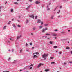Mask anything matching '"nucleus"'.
Here are the masks:
<instances>
[{
  "label": "nucleus",
  "instance_id": "f257e3e1",
  "mask_svg": "<svg viewBox=\"0 0 72 72\" xmlns=\"http://www.w3.org/2000/svg\"><path fill=\"white\" fill-rule=\"evenodd\" d=\"M48 54H44L42 56L43 58H46V57H48Z\"/></svg>",
  "mask_w": 72,
  "mask_h": 72
},
{
  "label": "nucleus",
  "instance_id": "f03ea898",
  "mask_svg": "<svg viewBox=\"0 0 72 72\" xmlns=\"http://www.w3.org/2000/svg\"><path fill=\"white\" fill-rule=\"evenodd\" d=\"M46 30H48V28H46L45 29H44L42 31V32H44Z\"/></svg>",
  "mask_w": 72,
  "mask_h": 72
},
{
  "label": "nucleus",
  "instance_id": "7ed1b4c3",
  "mask_svg": "<svg viewBox=\"0 0 72 72\" xmlns=\"http://www.w3.org/2000/svg\"><path fill=\"white\" fill-rule=\"evenodd\" d=\"M41 65H42V63H40L37 66L38 68L40 67H41Z\"/></svg>",
  "mask_w": 72,
  "mask_h": 72
},
{
  "label": "nucleus",
  "instance_id": "20e7f679",
  "mask_svg": "<svg viewBox=\"0 0 72 72\" xmlns=\"http://www.w3.org/2000/svg\"><path fill=\"white\" fill-rule=\"evenodd\" d=\"M30 17L31 18H32L33 19H34L35 18V17H34V15H32L31 16H30Z\"/></svg>",
  "mask_w": 72,
  "mask_h": 72
},
{
  "label": "nucleus",
  "instance_id": "39448f33",
  "mask_svg": "<svg viewBox=\"0 0 72 72\" xmlns=\"http://www.w3.org/2000/svg\"><path fill=\"white\" fill-rule=\"evenodd\" d=\"M21 36L20 35V36H17V39H19V38H21Z\"/></svg>",
  "mask_w": 72,
  "mask_h": 72
},
{
  "label": "nucleus",
  "instance_id": "423d86ee",
  "mask_svg": "<svg viewBox=\"0 0 72 72\" xmlns=\"http://www.w3.org/2000/svg\"><path fill=\"white\" fill-rule=\"evenodd\" d=\"M40 2H39L37 1L36 2V4H40Z\"/></svg>",
  "mask_w": 72,
  "mask_h": 72
},
{
  "label": "nucleus",
  "instance_id": "0eeeda50",
  "mask_svg": "<svg viewBox=\"0 0 72 72\" xmlns=\"http://www.w3.org/2000/svg\"><path fill=\"white\" fill-rule=\"evenodd\" d=\"M37 56L36 55H34L33 57L34 58H37Z\"/></svg>",
  "mask_w": 72,
  "mask_h": 72
},
{
  "label": "nucleus",
  "instance_id": "6e6552de",
  "mask_svg": "<svg viewBox=\"0 0 72 72\" xmlns=\"http://www.w3.org/2000/svg\"><path fill=\"white\" fill-rule=\"evenodd\" d=\"M54 16H52L51 17V19H54Z\"/></svg>",
  "mask_w": 72,
  "mask_h": 72
},
{
  "label": "nucleus",
  "instance_id": "1a4fd4ad",
  "mask_svg": "<svg viewBox=\"0 0 72 72\" xmlns=\"http://www.w3.org/2000/svg\"><path fill=\"white\" fill-rule=\"evenodd\" d=\"M49 71V69H46L44 70L45 72H48V71Z\"/></svg>",
  "mask_w": 72,
  "mask_h": 72
},
{
  "label": "nucleus",
  "instance_id": "9d476101",
  "mask_svg": "<svg viewBox=\"0 0 72 72\" xmlns=\"http://www.w3.org/2000/svg\"><path fill=\"white\" fill-rule=\"evenodd\" d=\"M54 47V49H55V48H58V47L57 46H54V47Z\"/></svg>",
  "mask_w": 72,
  "mask_h": 72
},
{
  "label": "nucleus",
  "instance_id": "9b49d317",
  "mask_svg": "<svg viewBox=\"0 0 72 72\" xmlns=\"http://www.w3.org/2000/svg\"><path fill=\"white\" fill-rule=\"evenodd\" d=\"M44 26L45 27L48 26V24H44Z\"/></svg>",
  "mask_w": 72,
  "mask_h": 72
},
{
  "label": "nucleus",
  "instance_id": "f8f14e48",
  "mask_svg": "<svg viewBox=\"0 0 72 72\" xmlns=\"http://www.w3.org/2000/svg\"><path fill=\"white\" fill-rule=\"evenodd\" d=\"M52 36H56L57 34H53L52 35Z\"/></svg>",
  "mask_w": 72,
  "mask_h": 72
},
{
  "label": "nucleus",
  "instance_id": "ddd939ff",
  "mask_svg": "<svg viewBox=\"0 0 72 72\" xmlns=\"http://www.w3.org/2000/svg\"><path fill=\"white\" fill-rule=\"evenodd\" d=\"M6 26H4L3 28V29H4V30H5L6 29Z\"/></svg>",
  "mask_w": 72,
  "mask_h": 72
},
{
  "label": "nucleus",
  "instance_id": "4468645a",
  "mask_svg": "<svg viewBox=\"0 0 72 72\" xmlns=\"http://www.w3.org/2000/svg\"><path fill=\"white\" fill-rule=\"evenodd\" d=\"M51 64H55V62H52L51 63Z\"/></svg>",
  "mask_w": 72,
  "mask_h": 72
},
{
  "label": "nucleus",
  "instance_id": "2eb2a0df",
  "mask_svg": "<svg viewBox=\"0 0 72 72\" xmlns=\"http://www.w3.org/2000/svg\"><path fill=\"white\" fill-rule=\"evenodd\" d=\"M41 22V20H39L38 21V23H40Z\"/></svg>",
  "mask_w": 72,
  "mask_h": 72
},
{
  "label": "nucleus",
  "instance_id": "dca6fc26",
  "mask_svg": "<svg viewBox=\"0 0 72 72\" xmlns=\"http://www.w3.org/2000/svg\"><path fill=\"white\" fill-rule=\"evenodd\" d=\"M70 48L69 47H67L66 48V49H69Z\"/></svg>",
  "mask_w": 72,
  "mask_h": 72
},
{
  "label": "nucleus",
  "instance_id": "f3484780",
  "mask_svg": "<svg viewBox=\"0 0 72 72\" xmlns=\"http://www.w3.org/2000/svg\"><path fill=\"white\" fill-rule=\"evenodd\" d=\"M50 44L51 45H53V43H52V42L51 41L50 42Z\"/></svg>",
  "mask_w": 72,
  "mask_h": 72
},
{
  "label": "nucleus",
  "instance_id": "a211bd4d",
  "mask_svg": "<svg viewBox=\"0 0 72 72\" xmlns=\"http://www.w3.org/2000/svg\"><path fill=\"white\" fill-rule=\"evenodd\" d=\"M46 36H49L50 35V34H46Z\"/></svg>",
  "mask_w": 72,
  "mask_h": 72
},
{
  "label": "nucleus",
  "instance_id": "6ab92c4d",
  "mask_svg": "<svg viewBox=\"0 0 72 72\" xmlns=\"http://www.w3.org/2000/svg\"><path fill=\"white\" fill-rule=\"evenodd\" d=\"M12 26H13V27H16V26L14 24H13Z\"/></svg>",
  "mask_w": 72,
  "mask_h": 72
},
{
  "label": "nucleus",
  "instance_id": "aec40b11",
  "mask_svg": "<svg viewBox=\"0 0 72 72\" xmlns=\"http://www.w3.org/2000/svg\"><path fill=\"white\" fill-rule=\"evenodd\" d=\"M14 4H18V3L17 2H15L14 3Z\"/></svg>",
  "mask_w": 72,
  "mask_h": 72
},
{
  "label": "nucleus",
  "instance_id": "412c9836",
  "mask_svg": "<svg viewBox=\"0 0 72 72\" xmlns=\"http://www.w3.org/2000/svg\"><path fill=\"white\" fill-rule=\"evenodd\" d=\"M11 22V21H9V22H8V24H10V22Z\"/></svg>",
  "mask_w": 72,
  "mask_h": 72
},
{
  "label": "nucleus",
  "instance_id": "4be33fe9",
  "mask_svg": "<svg viewBox=\"0 0 72 72\" xmlns=\"http://www.w3.org/2000/svg\"><path fill=\"white\" fill-rule=\"evenodd\" d=\"M13 9H11V12H13Z\"/></svg>",
  "mask_w": 72,
  "mask_h": 72
},
{
  "label": "nucleus",
  "instance_id": "5701e85b",
  "mask_svg": "<svg viewBox=\"0 0 72 72\" xmlns=\"http://www.w3.org/2000/svg\"><path fill=\"white\" fill-rule=\"evenodd\" d=\"M39 53L38 52H36L35 53V54H36V55H37V54H39Z\"/></svg>",
  "mask_w": 72,
  "mask_h": 72
},
{
  "label": "nucleus",
  "instance_id": "b1692460",
  "mask_svg": "<svg viewBox=\"0 0 72 72\" xmlns=\"http://www.w3.org/2000/svg\"><path fill=\"white\" fill-rule=\"evenodd\" d=\"M28 20H26V23H28Z\"/></svg>",
  "mask_w": 72,
  "mask_h": 72
},
{
  "label": "nucleus",
  "instance_id": "393cba45",
  "mask_svg": "<svg viewBox=\"0 0 72 72\" xmlns=\"http://www.w3.org/2000/svg\"><path fill=\"white\" fill-rule=\"evenodd\" d=\"M17 27H21V26L19 25H17Z\"/></svg>",
  "mask_w": 72,
  "mask_h": 72
},
{
  "label": "nucleus",
  "instance_id": "a878e982",
  "mask_svg": "<svg viewBox=\"0 0 72 72\" xmlns=\"http://www.w3.org/2000/svg\"><path fill=\"white\" fill-rule=\"evenodd\" d=\"M33 30H35V29H36V28H35V27H34V28H33Z\"/></svg>",
  "mask_w": 72,
  "mask_h": 72
},
{
  "label": "nucleus",
  "instance_id": "bb28decb",
  "mask_svg": "<svg viewBox=\"0 0 72 72\" xmlns=\"http://www.w3.org/2000/svg\"><path fill=\"white\" fill-rule=\"evenodd\" d=\"M37 16H36L35 17V19H37Z\"/></svg>",
  "mask_w": 72,
  "mask_h": 72
},
{
  "label": "nucleus",
  "instance_id": "cd10ccee",
  "mask_svg": "<svg viewBox=\"0 0 72 72\" xmlns=\"http://www.w3.org/2000/svg\"><path fill=\"white\" fill-rule=\"evenodd\" d=\"M51 59H53V58H54V57H50Z\"/></svg>",
  "mask_w": 72,
  "mask_h": 72
},
{
  "label": "nucleus",
  "instance_id": "c85d7f7f",
  "mask_svg": "<svg viewBox=\"0 0 72 72\" xmlns=\"http://www.w3.org/2000/svg\"><path fill=\"white\" fill-rule=\"evenodd\" d=\"M42 26H40V28H42Z\"/></svg>",
  "mask_w": 72,
  "mask_h": 72
},
{
  "label": "nucleus",
  "instance_id": "c756f323",
  "mask_svg": "<svg viewBox=\"0 0 72 72\" xmlns=\"http://www.w3.org/2000/svg\"><path fill=\"white\" fill-rule=\"evenodd\" d=\"M50 10V9L49 8H47V10Z\"/></svg>",
  "mask_w": 72,
  "mask_h": 72
},
{
  "label": "nucleus",
  "instance_id": "7c9ffc66",
  "mask_svg": "<svg viewBox=\"0 0 72 72\" xmlns=\"http://www.w3.org/2000/svg\"><path fill=\"white\" fill-rule=\"evenodd\" d=\"M41 24L42 25V24H43V22H41Z\"/></svg>",
  "mask_w": 72,
  "mask_h": 72
},
{
  "label": "nucleus",
  "instance_id": "2f4dec72",
  "mask_svg": "<svg viewBox=\"0 0 72 72\" xmlns=\"http://www.w3.org/2000/svg\"><path fill=\"white\" fill-rule=\"evenodd\" d=\"M22 50H20V53H21V52H22Z\"/></svg>",
  "mask_w": 72,
  "mask_h": 72
},
{
  "label": "nucleus",
  "instance_id": "473e14b6",
  "mask_svg": "<svg viewBox=\"0 0 72 72\" xmlns=\"http://www.w3.org/2000/svg\"><path fill=\"white\" fill-rule=\"evenodd\" d=\"M12 52H13V51H14V50L13 49H12Z\"/></svg>",
  "mask_w": 72,
  "mask_h": 72
},
{
  "label": "nucleus",
  "instance_id": "72a5a7b5",
  "mask_svg": "<svg viewBox=\"0 0 72 72\" xmlns=\"http://www.w3.org/2000/svg\"><path fill=\"white\" fill-rule=\"evenodd\" d=\"M67 64V63H66V62H64V64L65 65L66 64Z\"/></svg>",
  "mask_w": 72,
  "mask_h": 72
},
{
  "label": "nucleus",
  "instance_id": "f704fd0d",
  "mask_svg": "<svg viewBox=\"0 0 72 72\" xmlns=\"http://www.w3.org/2000/svg\"><path fill=\"white\" fill-rule=\"evenodd\" d=\"M30 45H32V43H30Z\"/></svg>",
  "mask_w": 72,
  "mask_h": 72
},
{
  "label": "nucleus",
  "instance_id": "c9c22d12",
  "mask_svg": "<svg viewBox=\"0 0 72 72\" xmlns=\"http://www.w3.org/2000/svg\"><path fill=\"white\" fill-rule=\"evenodd\" d=\"M9 59H10V57H9V60H8V61H9Z\"/></svg>",
  "mask_w": 72,
  "mask_h": 72
},
{
  "label": "nucleus",
  "instance_id": "e433bc0d",
  "mask_svg": "<svg viewBox=\"0 0 72 72\" xmlns=\"http://www.w3.org/2000/svg\"><path fill=\"white\" fill-rule=\"evenodd\" d=\"M6 72H9V71H5Z\"/></svg>",
  "mask_w": 72,
  "mask_h": 72
},
{
  "label": "nucleus",
  "instance_id": "4c0bfd02",
  "mask_svg": "<svg viewBox=\"0 0 72 72\" xmlns=\"http://www.w3.org/2000/svg\"><path fill=\"white\" fill-rule=\"evenodd\" d=\"M59 53L60 54H62V52H59Z\"/></svg>",
  "mask_w": 72,
  "mask_h": 72
},
{
  "label": "nucleus",
  "instance_id": "58836bf2",
  "mask_svg": "<svg viewBox=\"0 0 72 72\" xmlns=\"http://www.w3.org/2000/svg\"><path fill=\"white\" fill-rule=\"evenodd\" d=\"M32 49H34V47H32Z\"/></svg>",
  "mask_w": 72,
  "mask_h": 72
},
{
  "label": "nucleus",
  "instance_id": "ea45409f",
  "mask_svg": "<svg viewBox=\"0 0 72 72\" xmlns=\"http://www.w3.org/2000/svg\"><path fill=\"white\" fill-rule=\"evenodd\" d=\"M27 45H28V44H27V43H26V46H27Z\"/></svg>",
  "mask_w": 72,
  "mask_h": 72
},
{
  "label": "nucleus",
  "instance_id": "a19ab883",
  "mask_svg": "<svg viewBox=\"0 0 72 72\" xmlns=\"http://www.w3.org/2000/svg\"><path fill=\"white\" fill-rule=\"evenodd\" d=\"M31 66H32V65L31 64L30 65V67H31Z\"/></svg>",
  "mask_w": 72,
  "mask_h": 72
},
{
  "label": "nucleus",
  "instance_id": "79ce46f5",
  "mask_svg": "<svg viewBox=\"0 0 72 72\" xmlns=\"http://www.w3.org/2000/svg\"><path fill=\"white\" fill-rule=\"evenodd\" d=\"M62 8V6H60V9H61V8Z\"/></svg>",
  "mask_w": 72,
  "mask_h": 72
},
{
  "label": "nucleus",
  "instance_id": "37998d69",
  "mask_svg": "<svg viewBox=\"0 0 72 72\" xmlns=\"http://www.w3.org/2000/svg\"><path fill=\"white\" fill-rule=\"evenodd\" d=\"M57 31V29L55 30V31Z\"/></svg>",
  "mask_w": 72,
  "mask_h": 72
},
{
  "label": "nucleus",
  "instance_id": "c03bdc74",
  "mask_svg": "<svg viewBox=\"0 0 72 72\" xmlns=\"http://www.w3.org/2000/svg\"><path fill=\"white\" fill-rule=\"evenodd\" d=\"M32 0H30L29 1H30L31 2V1H32Z\"/></svg>",
  "mask_w": 72,
  "mask_h": 72
},
{
  "label": "nucleus",
  "instance_id": "a18cd8bd",
  "mask_svg": "<svg viewBox=\"0 0 72 72\" xmlns=\"http://www.w3.org/2000/svg\"><path fill=\"white\" fill-rule=\"evenodd\" d=\"M12 21H14V19H12Z\"/></svg>",
  "mask_w": 72,
  "mask_h": 72
},
{
  "label": "nucleus",
  "instance_id": "49530a36",
  "mask_svg": "<svg viewBox=\"0 0 72 72\" xmlns=\"http://www.w3.org/2000/svg\"><path fill=\"white\" fill-rule=\"evenodd\" d=\"M58 18H59V17H60V16H58Z\"/></svg>",
  "mask_w": 72,
  "mask_h": 72
},
{
  "label": "nucleus",
  "instance_id": "de8ad7c7",
  "mask_svg": "<svg viewBox=\"0 0 72 72\" xmlns=\"http://www.w3.org/2000/svg\"><path fill=\"white\" fill-rule=\"evenodd\" d=\"M8 3V2L7 1H6L5 3V4H6V3Z\"/></svg>",
  "mask_w": 72,
  "mask_h": 72
},
{
  "label": "nucleus",
  "instance_id": "09e8293b",
  "mask_svg": "<svg viewBox=\"0 0 72 72\" xmlns=\"http://www.w3.org/2000/svg\"><path fill=\"white\" fill-rule=\"evenodd\" d=\"M35 53H33V55H35Z\"/></svg>",
  "mask_w": 72,
  "mask_h": 72
},
{
  "label": "nucleus",
  "instance_id": "8fccbe9b",
  "mask_svg": "<svg viewBox=\"0 0 72 72\" xmlns=\"http://www.w3.org/2000/svg\"><path fill=\"white\" fill-rule=\"evenodd\" d=\"M69 63H72V62H69Z\"/></svg>",
  "mask_w": 72,
  "mask_h": 72
},
{
  "label": "nucleus",
  "instance_id": "3c124183",
  "mask_svg": "<svg viewBox=\"0 0 72 72\" xmlns=\"http://www.w3.org/2000/svg\"><path fill=\"white\" fill-rule=\"evenodd\" d=\"M26 9H28V7L26 8Z\"/></svg>",
  "mask_w": 72,
  "mask_h": 72
},
{
  "label": "nucleus",
  "instance_id": "603ef678",
  "mask_svg": "<svg viewBox=\"0 0 72 72\" xmlns=\"http://www.w3.org/2000/svg\"><path fill=\"white\" fill-rule=\"evenodd\" d=\"M50 4H51L50 3H49V5H50Z\"/></svg>",
  "mask_w": 72,
  "mask_h": 72
},
{
  "label": "nucleus",
  "instance_id": "864d4df0",
  "mask_svg": "<svg viewBox=\"0 0 72 72\" xmlns=\"http://www.w3.org/2000/svg\"><path fill=\"white\" fill-rule=\"evenodd\" d=\"M68 32H70V30H68Z\"/></svg>",
  "mask_w": 72,
  "mask_h": 72
},
{
  "label": "nucleus",
  "instance_id": "5fc2aeb1",
  "mask_svg": "<svg viewBox=\"0 0 72 72\" xmlns=\"http://www.w3.org/2000/svg\"><path fill=\"white\" fill-rule=\"evenodd\" d=\"M32 68V67H30V69H31Z\"/></svg>",
  "mask_w": 72,
  "mask_h": 72
},
{
  "label": "nucleus",
  "instance_id": "6e6d98bb",
  "mask_svg": "<svg viewBox=\"0 0 72 72\" xmlns=\"http://www.w3.org/2000/svg\"><path fill=\"white\" fill-rule=\"evenodd\" d=\"M8 51H10V50H9Z\"/></svg>",
  "mask_w": 72,
  "mask_h": 72
},
{
  "label": "nucleus",
  "instance_id": "4d7b16f0",
  "mask_svg": "<svg viewBox=\"0 0 72 72\" xmlns=\"http://www.w3.org/2000/svg\"><path fill=\"white\" fill-rule=\"evenodd\" d=\"M17 21H18L19 22V20H17Z\"/></svg>",
  "mask_w": 72,
  "mask_h": 72
},
{
  "label": "nucleus",
  "instance_id": "13d9d810",
  "mask_svg": "<svg viewBox=\"0 0 72 72\" xmlns=\"http://www.w3.org/2000/svg\"><path fill=\"white\" fill-rule=\"evenodd\" d=\"M10 40H12V38H10Z\"/></svg>",
  "mask_w": 72,
  "mask_h": 72
},
{
  "label": "nucleus",
  "instance_id": "bf43d9fd",
  "mask_svg": "<svg viewBox=\"0 0 72 72\" xmlns=\"http://www.w3.org/2000/svg\"><path fill=\"white\" fill-rule=\"evenodd\" d=\"M21 18V17L20 16H19V18Z\"/></svg>",
  "mask_w": 72,
  "mask_h": 72
},
{
  "label": "nucleus",
  "instance_id": "052dcab7",
  "mask_svg": "<svg viewBox=\"0 0 72 72\" xmlns=\"http://www.w3.org/2000/svg\"><path fill=\"white\" fill-rule=\"evenodd\" d=\"M60 69H62V68H60Z\"/></svg>",
  "mask_w": 72,
  "mask_h": 72
},
{
  "label": "nucleus",
  "instance_id": "680f3d73",
  "mask_svg": "<svg viewBox=\"0 0 72 72\" xmlns=\"http://www.w3.org/2000/svg\"><path fill=\"white\" fill-rule=\"evenodd\" d=\"M57 13L58 14H59V12H58Z\"/></svg>",
  "mask_w": 72,
  "mask_h": 72
},
{
  "label": "nucleus",
  "instance_id": "e2e57ef3",
  "mask_svg": "<svg viewBox=\"0 0 72 72\" xmlns=\"http://www.w3.org/2000/svg\"><path fill=\"white\" fill-rule=\"evenodd\" d=\"M54 38L56 39H57V37H54Z\"/></svg>",
  "mask_w": 72,
  "mask_h": 72
},
{
  "label": "nucleus",
  "instance_id": "0e129e2a",
  "mask_svg": "<svg viewBox=\"0 0 72 72\" xmlns=\"http://www.w3.org/2000/svg\"><path fill=\"white\" fill-rule=\"evenodd\" d=\"M71 54H72V51H71Z\"/></svg>",
  "mask_w": 72,
  "mask_h": 72
},
{
  "label": "nucleus",
  "instance_id": "69168bd1",
  "mask_svg": "<svg viewBox=\"0 0 72 72\" xmlns=\"http://www.w3.org/2000/svg\"><path fill=\"white\" fill-rule=\"evenodd\" d=\"M30 5H29L28 6V7H30Z\"/></svg>",
  "mask_w": 72,
  "mask_h": 72
},
{
  "label": "nucleus",
  "instance_id": "338daca9",
  "mask_svg": "<svg viewBox=\"0 0 72 72\" xmlns=\"http://www.w3.org/2000/svg\"><path fill=\"white\" fill-rule=\"evenodd\" d=\"M60 12V10H59V12H58L59 13V12Z\"/></svg>",
  "mask_w": 72,
  "mask_h": 72
},
{
  "label": "nucleus",
  "instance_id": "774afa93",
  "mask_svg": "<svg viewBox=\"0 0 72 72\" xmlns=\"http://www.w3.org/2000/svg\"><path fill=\"white\" fill-rule=\"evenodd\" d=\"M68 43H69V41H68Z\"/></svg>",
  "mask_w": 72,
  "mask_h": 72
}]
</instances>
